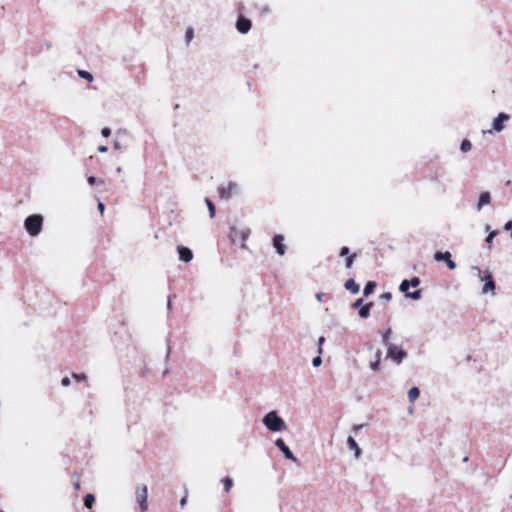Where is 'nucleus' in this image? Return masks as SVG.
Here are the masks:
<instances>
[{"label": "nucleus", "instance_id": "f257e3e1", "mask_svg": "<svg viewBox=\"0 0 512 512\" xmlns=\"http://www.w3.org/2000/svg\"><path fill=\"white\" fill-rule=\"evenodd\" d=\"M264 425L273 432L282 431L286 428V424L275 411L267 413L263 418Z\"/></svg>", "mask_w": 512, "mask_h": 512}, {"label": "nucleus", "instance_id": "f03ea898", "mask_svg": "<svg viewBox=\"0 0 512 512\" xmlns=\"http://www.w3.org/2000/svg\"><path fill=\"white\" fill-rule=\"evenodd\" d=\"M43 217L39 214L31 215L24 221L26 231L33 237L38 236L42 230Z\"/></svg>", "mask_w": 512, "mask_h": 512}, {"label": "nucleus", "instance_id": "7ed1b4c3", "mask_svg": "<svg viewBox=\"0 0 512 512\" xmlns=\"http://www.w3.org/2000/svg\"><path fill=\"white\" fill-rule=\"evenodd\" d=\"M472 270L476 272L477 276L479 277V279L481 281H484V286L482 288V293L483 294H488V293H491L492 295L495 294V283L492 279V275L489 271H485L484 272V275H482V271L479 267H472Z\"/></svg>", "mask_w": 512, "mask_h": 512}, {"label": "nucleus", "instance_id": "20e7f679", "mask_svg": "<svg viewBox=\"0 0 512 512\" xmlns=\"http://www.w3.org/2000/svg\"><path fill=\"white\" fill-rule=\"evenodd\" d=\"M218 192L222 199H230L233 196L239 195L241 189L237 182L230 181L226 185L220 187Z\"/></svg>", "mask_w": 512, "mask_h": 512}, {"label": "nucleus", "instance_id": "39448f33", "mask_svg": "<svg viewBox=\"0 0 512 512\" xmlns=\"http://www.w3.org/2000/svg\"><path fill=\"white\" fill-rule=\"evenodd\" d=\"M387 357L391 358L396 364H400L406 357V352L394 344H389Z\"/></svg>", "mask_w": 512, "mask_h": 512}, {"label": "nucleus", "instance_id": "423d86ee", "mask_svg": "<svg viewBox=\"0 0 512 512\" xmlns=\"http://www.w3.org/2000/svg\"><path fill=\"white\" fill-rule=\"evenodd\" d=\"M409 283L408 280H403L399 286V290L405 293L407 298L418 300L421 297V290H416L414 292H409Z\"/></svg>", "mask_w": 512, "mask_h": 512}, {"label": "nucleus", "instance_id": "0eeeda50", "mask_svg": "<svg viewBox=\"0 0 512 512\" xmlns=\"http://www.w3.org/2000/svg\"><path fill=\"white\" fill-rule=\"evenodd\" d=\"M275 445L279 448L280 451L283 452L286 459L291 460L294 463H297V458L294 456V454L291 452L289 447L285 444V442L282 439H277L275 441Z\"/></svg>", "mask_w": 512, "mask_h": 512}, {"label": "nucleus", "instance_id": "6e6552de", "mask_svg": "<svg viewBox=\"0 0 512 512\" xmlns=\"http://www.w3.org/2000/svg\"><path fill=\"white\" fill-rule=\"evenodd\" d=\"M147 497H148L147 487L143 486L136 493V499H137V502L139 503L141 511L147 510Z\"/></svg>", "mask_w": 512, "mask_h": 512}, {"label": "nucleus", "instance_id": "1a4fd4ad", "mask_svg": "<svg viewBox=\"0 0 512 512\" xmlns=\"http://www.w3.org/2000/svg\"><path fill=\"white\" fill-rule=\"evenodd\" d=\"M510 119V116L506 113H500L493 121V130L501 132L505 125L504 123Z\"/></svg>", "mask_w": 512, "mask_h": 512}, {"label": "nucleus", "instance_id": "9d476101", "mask_svg": "<svg viewBox=\"0 0 512 512\" xmlns=\"http://www.w3.org/2000/svg\"><path fill=\"white\" fill-rule=\"evenodd\" d=\"M273 246L280 256H283L285 254L286 247L284 245V237L282 235L278 234L274 236Z\"/></svg>", "mask_w": 512, "mask_h": 512}, {"label": "nucleus", "instance_id": "9b49d317", "mask_svg": "<svg viewBox=\"0 0 512 512\" xmlns=\"http://www.w3.org/2000/svg\"><path fill=\"white\" fill-rule=\"evenodd\" d=\"M236 28L240 33L246 34L251 29V21L240 17L236 22Z\"/></svg>", "mask_w": 512, "mask_h": 512}, {"label": "nucleus", "instance_id": "f8f14e48", "mask_svg": "<svg viewBox=\"0 0 512 512\" xmlns=\"http://www.w3.org/2000/svg\"><path fill=\"white\" fill-rule=\"evenodd\" d=\"M177 251H178L180 260H182L184 262H190L192 260L193 253L189 248H187L185 246H178Z\"/></svg>", "mask_w": 512, "mask_h": 512}, {"label": "nucleus", "instance_id": "ddd939ff", "mask_svg": "<svg viewBox=\"0 0 512 512\" xmlns=\"http://www.w3.org/2000/svg\"><path fill=\"white\" fill-rule=\"evenodd\" d=\"M491 201V196L489 192H482L479 196L478 202L476 204V209L480 211L484 206L488 205Z\"/></svg>", "mask_w": 512, "mask_h": 512}, {"label": "nucleus", "instance_id": "4468645a", "mask_svg": "<svg viewBox=\"0 0 512 512\" xmlns=\"http://www.w3.org/2000/svg\"><path fill=\"white\" fill-rule=\"evenodd\" d=\"M347 445L350 450L354 451L355 458L358 459L361 455V449L352 436L347 438Z\"/></svg>", "mask_w": 512, "mask_h": 512}, {"label": "nucleus", "instance_id": "2eb2a0df", "mask_svg": "<svg viewBox=\"0 0 512 512\" xmlns=\"http://www.w3.org/2000/svg\"><path fill=\"white\" fill-rule=\"evenodd\" d=\"M344 287L346 290L350 291L352 294H357L360 290V286L354 281V279H348Z\"/></svg>", "mask_w": 512, "mask_h": 512}, {"label": "nucleus", "instance_id": "dca6fc26", "mask_svg": "<svg viewBox=\"0 0 512 512\" xmlns=\"http://www.w3.org/2000/svg\"><path fill=\"white\" fill-rule=\"evenodd\" d=\"M241 237L242 239V247L245 248L246 247V244H245V241H246V238L248 237V232H245L244 230L242 231H237V230H234L233 231V234H232V240L235 241V237Z\"/></svg>", "mask_w": 512, "mask_h": 512}, {"label": "nucleus", "instance_id": "f3484780", "mask_svg": "<svg viewBox=\"0 0 512 512\" xmlns=\"http://www.w3.org/2000/svg\"><path fill=\"white\" fill-rule=\"evenodd\" d=\"M376 287V283L374 281H369L366 283L363 294L364 296H369L371 293H373L374 289Z\"/></svg>", "mask_w": 512, "mask_h": 512}, {"label": "nucleus", "instance_id": "a211bd4d", "mask_svg": "<svg viewBox=\"0 0 512 512\" xmlns=\"http://www.w3.org/2000/svg\"><path fill=\"white\" fill-rule=\"evenodd\" d=\"M420 395V390L417 387H412L408 391V398L410 402H414Z\"/></svg>", "mask_w": 512, "mask_h": 512}, {"label": "nucleus", "instance_id": "6ab92c4d", "mask_svg": "<svg viewBox=\"0 0 512 512\" xmlns=\"http://www.w3.org/2000/svg\"><path fill=\"white\" fill-rule=\"evenodd\" d=\"M372 303H368L365 306L361 307L359 310V316L361 318H367L370 314Z\"/></svg>", "mask_w": 512, "mask_h": 512}, {"label": "nucleus", "instance_id": "aec40b11", "mask_svg": "<svg viewBox=\"0 0 512 512\" xmlns=\"http://www.w3.org/2000/svg\"><path fill=\"white\" fill-rule=\"evenodd\" d=\"M450 257H451V254H450L448 251H446V252H439V251H438V252H436V253L434 254V259H435L436 261H442V260H445V261H446V260H447L448 258H450Z\"/></svg>", "mask_w": 512, "mask_h": 512}, {"label": "nucleus", "instance_id": "412c9836", "mask_svg": "<svg viewBox=\"0 0 512 512\" xmlns=\"http://www.w3.org/2000/svg\"><path fill=\"white\" fill-rule=\"evenodd\" d=\"M224 485L225 492H229L233 486V480L230 477H225L221 480Z\"/></svg>", "mask_w": 512, "mask_h": 512}, {"label": "nucleus", "instance_id": "4be33fe9", "mask_svg": "<svg viewBox=\"0 0 512 512\" xmlns=\"http://www.w3.org/2000/svg\"><path fill=\"white\" fill-rule=\"evenodd\" d=\"M78 75L83 78V79H86L87 81L89 82H92L93 81V76L90 72L88 71H85V70H79L78 71Z\"/></svg>", "mask_w": 512, "mask_h": 512}, {"label": "nucleus", "instance_id": "5701e85b", "mask_svg": "<svg viewBox=\"0 0 512 512\" xmlns=\"http://www.w3.org/2000/svg\"><path fill=\"white\" fill-rule=\"evenodd\" d=\"M205 203L207 204L210 217L213 218L215 216V206H214V204L212 203V201L209 198L205 199Z\"/></svg>", "mask_w": 512, "mask_h": 512}, {"label": "nucleus", "instance_id": "b1692460", "mask_svg": "<svg viewBox=\"0 0 512 512\" xmlns=\"http://www.w3.org/2000/svg\"><path fill=\"white\" fill-rule=\"evenodd\" d=\"M94 501H95V498L92 494H87L84 498V504L87 508H91Z\"/></svg>", "mask_w": 512, "mask_h": 512}, {"label": "nucleus", "instance_id": "393cba45", "mask_svg": "<svg viewBox=\"0 0 512 512\" xmlns=\"http://www.w3.org/2000/svg\"><path fill=\"white\" fill-rule=\"evenodd\" d=\"M471 142L469 140H463L460 146L462 152H468L471 149Z\"/></svg>", "mask_w": 512, "mask_h": 512}, {"label": "nucleus", "instance_id": "a878e982", "mask_svg": "<svg viewBox=\"0 0 512 512\" xmlns=\"http://www.w3.org/2000/svg\"><path fill=\"white\" fill-rule=\"evenodd\" d=\"M497 235L496 231H490L488 233V236L486 237V243L488 244V247L490 248L492 245L493 238Z\"/></svg>", "mask_w": 512, "mask_h": 512}, {"label": "nucleus", "instance_id": "bb28decb", "mask_svg": "<svg viewBox=\"0 0 512 512\" xmlns=\"http://www.w3.org/2000/svg\"><path fill=\"white\" fill-rule=\"evenodd\" d=\"M390 334H391V329H387L383 334H382V341L384 344H386L387 346L389 345L388 343V340H389V337H390Z\"/></svg>", "mask_w": 512, "mask_h": 512}, {"label": "nucleus", "instance_id": "cd10ccee", "mask_svg": "<svg viewBox=\"0 0 512 512\" xmlns=\"http://www.w3.org/2000/svg\"><path fill=\"white\" fill-rule=\"evenodd\" d=\"M324 343H325V337L324 336H320L319 339H318V354L319 355H321L323 353L322 346H323Z\"/></svg>", "mask_w": 512, "mask_h": 512}, {"label": "nucleus", "instance_id": "c85d7f7f", "mask_svg": "<svg viewBox=\"0 0 512 512\" xmlns=\"http://www.w3.org/2000/svg\"><path fill=\"white\" fill-rule=\"evenodd\" d=\"M321 364H322V358H321V356L318 354V356H316L315 358H313V360H312V365H313L314 367H319Z\"/></svg>", "mask_w": 512, "mask_h": 512}, {"label": "nucleus", "instance_id": "c756f323", "mask_svg": "<svg viewBox=\"0 0 512 512\" xmlns=\"http://www.w3.org/2000/svg\"><path fill=\"white\" fill-rule=\"evenodd\" d=\"M409 286L412 287H418L420 284V280L417 277L412 278L411 280H408Z\"/></svg>", "mask_w": 512, "mask_h": 512}, {"label": "nucleus", "instance_id": "7c9ffc66", "mask_svg": "<svg viewBox=\"0 0 512 512\" xmlns=\"http://www.w3.org/2000/svg\"><path fill=\"white\" fill-rule=\"evenodd\" d=\"M380 363H381V362H379V361H377V360L371 361V362H370V368H371L372 370H374V371H377V370H379V368H380Z\"/></svg>", "mask_w": 512, "mask_h": 512}, {"label": "nucleus", "instance_id": "2f4dec72", "mask_svg": "<svg viewBox=\"0 0 512 512\" xmlns=\"http://www.w3.org/2000/svg\"><path fill=\"white\" fill-rule=\"evenodd\" d=\"M354 258H355V254H352L347 257V259H346V267L347 268H350L352 266Z\"/></svg>", "mask_w": 512, "mask_h": 512}, {"label": "nucleus", "instance_id": "473e14b6", "mask_svg": "<svg viewBox=\"0 0 512 512\" xmlns=\"http://www.w3.org/2000/svg\"><path fill=\"white\" fill-rule=\"evenodd\" d=\"M446 264L450 270H454L456 268V264L453 260H451V257L446 260Z\"/></svg>", "mask_w": 512, "mask_h": 512}, {"label": "nucleus", "instance_id": "72a5a7b5", "mask_svg": "<svg viewBox=\"0 0 512 512\" xmlns=\"http://www.w3.org/2000/svg\"><path fill=\"white\" fill-rule=\"evenodd\" d=\"M73 378L76 379L77 381H82V380H85L87 377L85 374H76V373H73L72 374Z\"/></svg>", "mask_w": 512, "mask_h": 512}, {"label": "nucleus", "instance_id": "f704fd0d", "mask_svg": "<svg viewBox=\"0 0 512 512\" xmlns=\"http://www.w3.org/2000/svg\"><path fill=\"white\" fill-rule=\"evenodd\" d=\"M193 29L190 28L187 30L186 32V39H187V42L191 41V39L193 38Z\"/></svg>", "mask_w": 512, "mask_h": 512}, {"label": "nucleus", "instance_id": "c9c22d12", "mask_svg": "<svg viewBox=\"0 0 512 512\" xmlns=\"http://www.w3.org/2000/svg\"><path fill=\"white\" fill-rule=\"evenodd\" d=\"M103 137H109L111 135V130L109 128H103L101 131Z\"/></svg>", "mask_w": 512, "mask_h": 512}, {"label": "nucleus", "instance_id": "e433bc0d", "mask_svg": "<svg viewBox=\"0 0 512 512\" xmlns=\"http://www.w3.org/2000/svg\"><path fill=\"white\" fill-rule=\"evenodd\" d=\"M349 254V248L344 246L341 248V251H340V256L343 257V256H347Z\"/></svg>", "mask_w": 512, "mask_h": 512}, {"label": "nucleus", "instance_id": "4c0bfd02", "mask_svg": "<svg viewBox=\"0 0 512 512\" xmlns=\"http://www.w3.org/2000/svg\"><path fill=\"white\" fill-rule=\"evenodd\" d=\"M97 208H98L99 212L101 213V215H103L104 210H105V206H104V204H103L101 201H99V200H98Z\"/></svg>", "mask_w": 512, "mask_h": 512}, {"label": "nucleus", "instance_id": "58836bf2", "mask_svg": "<svg viewBox=\"0 0 512 512\" xmlns=\"http://www.w3.org/2000/svg\"><path fill=\"white\" fill-rule=\"evenodd\" d=\"M61 384L64 386V387H67L70 385V379L69 377H64L62 380H61Z\"/></svg>", "mask_w": 512, "mask_h": 512}, {"label": "nucleus", "instance_id": "ea45409f", "mask_svg": "<svg viewBox=\"0 0 512 512\" xmlns=\"http://www.w3.org/2000/svg\"><path fill=\"white\" fill-rule=\"evenodd\" d=\"M87 182L90 184V185H93L97 182V179L94 177V176H89L87 178Z\"/></svg>", "mask_w": 512, "mask_h": 512}, {"label": "nucleus", "instance_id": "a19ab883", "mask_svg": "<svg viewBox=\"0 0 512 512\" xmlns=\"http://www.w3.org/2000/svg\"><path fill=\"white\" fill-rule=\"evenodd\" d=\"M381 355H382L381 350H379V349L376 350V352H375V360L381 362Z\"/></svg>", "mask_w": 512, "mask_h": 512}, {"label": "nucleus", "instance_id": "79ce46f5", "mask_svg": "<svg viewBox=\"0 0 512 512\" xmlns=\"http://www.w3.org/2000/svg\"><path fill=\"white\" fill-rule=\"evenodd\" d=\"M362 302H363V299H357L354 303H353V307L357 308V307H360L362 305Z\"/></svg>", "mask_w": 512, "mask_h": 512}, {"label": "nucleus", "instance_id": "37998d69", "mask_svg": "<svg viewBox=\"0 0 512 512\" xmlns=\"http://www.w3.org/2000/svg\"><path fill=\"white\" fill-rule=\"evenodd\" d=\"M107 150H108L107 146L101 145L98 147V151L101 153H105V152H107Z\"/></svg>", "mask_w": 512, "mask_h": 512}, {"label": "nucleus", "instance_id": "c03bdc74", "mask_svg": "<svg viewBox=\"0 0 512 512\" xmlns=\"http://www.w3.org/2000/svg\"><path fill=\"white\" fill-rule=\"evenodd\" d=\"M382 299L386 300V301H389L391 299V294L390 293H384L382 294Z\"/></svg>", "mask_w": 512, "mask_h": 512}, {"label": "nucleus", "instance_id": "a18cd8bd", "mask_svg": "<svg viewBox=\"0 0 512 512\" xmlns=\"http://www.w3.org/2000/svg\"><path fill=\"white\" fill-rule=\"evenodd\" d=\"M504 229H505V230H512V221H508V222L505 224Z\"/></svg>", "mask_w": 512, "mask_h": 512}, {"label": "nucleus", "instance_id": "49530a36", "mask_svg": "<svg viewBox=\"0 0 512 512\" xmlns=\"http://www.w3.org/2000/svg\"><path fill=\"white\" fill-rule=\"evenodd\" d=\"M186 503H187V497H186V496H184V497L181 499V501H180V505H181L182 507H184V506L186 505Z\"/></svg>", "mask_w": 512, "mask_h": 512}, {"label": "nucleus", "instance_id": "de8ad7c7", "mask_svg": "<svg viewBox=\"0 0 512 512\" xmlns=\"http://www.w3.org/2000/svg\"><path fill=\"white\" fill-rule=\"evenodd\" d=\"M324 296H325V294H324V293H317V294H316V299H317L318 301H321V300H322V298H323Z\"/></svg>", "mask_w": 512, "mask_h": 512}, {"label": "nucleus", "instance_id": "09e8293b", "mask_svg": "<svg viewBox=\"0 0 512 512\" xmlns=\"http://www.w3.org/2000/svg\"><path fill=\"white\" fill-rule=\"evenodd\" d=\"M167 308H168V309H170V308H171V301H170V299H168V301H167Z\"/></svg>", "mask_w": 512, "mask_h": 512}, {"label": "nucleus", "instance_id": "8fccbe9b", "mask_svg": "<svg viewBox=\"0 0 512 512\" xmlns=\"http://www.w3.org/2000/svg\"><path fill=\"white\" fill-rule=\"evenodd\" d=\"M361 427H362L361 425L355 426V427H354V430H356V431H357V430H359Z\"/></svg>", "mask_w": 512, "mask_h": 512}, {"label": "nucleus", "instance_id": "3c124183", "mask_svg": "<svg viewBox=\"0 0 512 512\" xmlns=\"http://www.w3.org/2000/svg\"><path fill=\"white\" fill-rule=\"evenodd\" d=\"M169 354H170V348L168 347L167 348V355H166L167 358L169 357Z\"/></svg>", "mask_w": 512, "mask_h": 512}, {"label": "nucleus", "instance_id": "603ef678", "mask_svg": "<svg viewBox=\"0 0 512 512\" xmlns=\"http://www.w3.org/2000/svg\"><path fill=\"white\" fill-rule=\"evenodd\" d=\"M75 488H76V489H79V488H80V484H79V482H77V483L75 484Z\"/></svg>", "mask_w": 512, "mask_h": 512}, {"label": "nucleus", "instance_id": "864d4df0", "mask_svg": "<svg viewBox=\"0 0 512 512\" xmlns=\"http://www.w3.org/2000/svg\"><path fill=\"white\" fill-rule=\"evenodd\" d=\"M489 229H490V226H489V225H486L485 230H486V231H489Z\"/></svg>", "mask_w": 512, "mask_h": 512}]
</instances>
